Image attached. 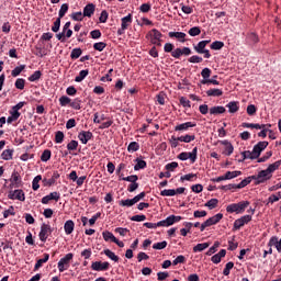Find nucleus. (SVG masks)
<instances>
[{
    "label": "nucleus",
    "instance_id": "51",
    "mask_svg": "<svg viewBox=\"0 0 281 281\" xmlns=\"http://www.w3.org/2000/svg\"><path fill=\"white\" fill-rule=\"evenodd\" d=\"M60 106H67V104H71V99L67 95H63L59 98Z\"/></svg>",
    "mask_w": 281,
    "mask_h": 281
},
{
    "label": "nucleus",
    "instance_id": "28",
    "mask_svg": "<svg viewBox=\"0 0 281 281\" xmlns=\"http://www.w3.org/2000/svg\"><path fill=\"white\" fill-rule=\"evenodd\" d=\"M103 236V240H105V243H109V240H111V243H114L117 238L115 237V235H113V233L105 231L102 233Z\"/></svg>",
    "mask_w": 281,
    "mask_h": 281
},
{
    "label": "nucleus",
    "instance_id": "18",
    "mask_svg": "<svg viewBox=\"0 0 281 281\" xmlns=\"http://www.w3.org/2000/svg\"><path fill=\"white\" fill-rule=\"evenodd\" d=\"M268 245L270 247H276L277 251H281V239L279 240L278 237L273 236L270 238Z\"/></svg>",
    "mask_w": 281,
    "mask_h": 281
},
{
    "label": "nucleus",
    "instance_id": "25",
    "mask_svg": "<svg viewBox=\"0 0 281 281\" xmlns=\"http://www.w3.org/2000/svg\"><path fill=\"white\" fill-rule=\"evenodd\" d=\"M226 109H228L229 113H238V101H231L228 104H226Z\"/></svg>",
    "mask_w": 281,
    "mask_h": 281
},
{
    "label": "nucleus",
    "instance_id": "57",
    "mask_svg": "<svg viewBox=\"0 0 281 281\" xmlns=\"http://www.w3.org/2000/svg\"><path fill=\"white\" fill-rule=\"evenodd\" d=\"M199 34H201V27L199 26H193L189 30L190 36H199Z\"/></svg>",
    "mask_w": 281,
    "mask_h": 281
},
{
    "label": "nucleus",
    "instance_id": "47",
    "mask_svg": "<svg viewBox=\"0 0 281 281\" xmlns=\"http://www.w3.org/2000/svg\"><path fill=\"white\" fill-rule=\"evenodd\" d=\"M41 76H43L41 70H36L33 75L29 77V80L30 82H36V80H41Z\"/></svg>",
    "mask_w": 281,
    "mask_h": 281
},
{
    "label": "nucleus",
    "instance_id": "55",
    "mask_svg": "<svg viewBox=\"0 0 281 281\" xmlns=\"http://www.w3.org/2000/svg\"><path fill=\"white\" fill-rule=\"evenodd\" d=\"M273 155L272 151H267L265 156H262L261 158H259L257 160L258 164H265V161H268L269 159H271V156Z\"/></svg>",
    "mask_w": 281,
    "mask_h": 281
},
{
    "label": "nucleus",
    "instance_id": "23",
    "mask_svg": "<svg viewBox=\"0 0 281 281\" xmlns=\"http://www.w3.org/2000/svg\"><path fill=\"white\" fill-rule=\"evenodd\" d=\"M210 114L211 115H222V113H225V106L223 105H217V106H213L210 110Z\"/></svg>",
    "mask_w": 281,
    "mask_h": 281
},
{
    "label": "nucleus",
    "instance_id": "43",
    "mask_svg": "<svg viewBox=\"0 0 281 281\" xmlns=\"http://www.w3.org/2000/svg\"><path fill=\"white\" fill-rule=\"evenodd\" d=\"M52 159V150L45 149L41 156V161H49Z\"/></svg>",
    "mask_w": 281,
    "mask_h": 281
},
{
    "label": "nucleus",
    "instance_id": "13",
    "mask_svg": "<svg viewBox=\"0 0 281 281\" xmlns=\"http://www.w3.org/2000/svg\"><path fill=\"white\" fill-rule=\"evenodd\" d=\"M49 201H60V193L55 191V192L49 193L48 195H45L42 199L43 205H47V203H49Z\"/></svg>",
    "mask_w": 281,
    "mask_h": 281
},
{
    "label": "nucleus",
    "instance_id": "59",
    "mask_svg": "<svg viewBox=\"0 0 281 281\" xmlns=\"http://www.w3.org/2000/svg\"><path fill=\"white\" fill-rule=\"evenodd\" d=\"M183 262H186V257L180 255L172 261V265L177 267V265H183Z\"/></svg>",
    "mask_w": 281,
    "mask_h": 281
},
{
    "label": "nucleus",
    "instance_id": "4",
    "mask_svg": "<svg viewBox=\"0 0 281 281\" xmlns=\"http://www.w3.org/2000/svg\"><path fill=\"white\" fill-rule=\"evenodd\" d=\"M198 153H199V148L194 147L191 153L182 151L178 156V159H180L181 161H188V159H190L191 164H194L196 161Z\"/></svg>",
    "mask_w": 281,
    "mask_h": 281
},
{
    "label": "nucleus",
    "instance_id": "11",
    "mask_svg": "<svg viewBox=\"0 0 281 281\" xmlns=\"http://www.w3.org/2000/svg\"><path fill=\"white\" fill-rule=\"evenodd\" d=\"M111 265L109 263V261H94L91 265V270L92 271H109V267Z\"/></svg>",
    "mask_w": 281,
    "mask_h": 281
},
{
    "label": "nucleus",
    "instance_id": "7",
    "mask_svg": "<svg viewBox=\"0 0 281 281\" xmlns=\"http://www.w3.org/2000/svg\"><path fill=\"white\" fill-rule=\"evenodd\" d=\"M52 234V226L49 224H42L41 232H40V240L42 243H45L47 238H49V235Z\"/></svg>",
    "mask_w": 281,
    "mask_h": 281
},
{
    "label": "nucleus",
    "instance_id": "61",
    "mask_svg": "<svg viewBox=\"0 0 281 281\" xmlns=\"http://www.w3.org/2000/svg\"><path fill=\"white\" fill-rule=\"evenodd\" d=\"M180 104H182L184 106V109H190V106H192L190 104V100H188V98H186V97L180 98Z\"/></svg>",
    "mask_w": 281,
    "mask_h": 281
},
{
    "label": "nucleus",
    "instance_id": "56",
    "mask_svg": "<svg viewBox=\"0 0 281 281\" xmlns=\"http://www.w3.org/2000/svg\"><path fill=\"white\" fill-rule=\"evenodd\" d=\"M166 247H168V241H160V243H156L153 245V249H166Z\"/></svg>",
    "mask_w": 281,
    "mask_h": 281
},
{
    "label": "nucleus",
    "instance_id": "36",
    "mask_svg": "<svg viewBox=\"0 0 281 281\" xmlns=\"http://www.w3.org/2000/svg\"><path fill=\"white\" fill-rule=\"evenodd\" d=\"M179 142H184V144H190V142H194V139H196V136L194 135H184V136H180L178 137Z\"/></svg>",
    "mask_w": 281,
    "mask_h": 281
},
{
    "label": "nucleus",
    "instance_id": "24",
    "mask_svg": "<svg viewBox=\"0 0 281 281\" xmlns=\"http://www.w3.org/2000/svg\"><path fill=\"white\" fill-rule=\"evenodd\" d=\"M74 227H76V224L71 220H68L64 225V229L67 235L74 234Z\"/></svg>",
    "mask_w": 281,
    "mask_h": 281
},
{
    "label": "nucleus",
    "instance_id": "60",
    "mask_svg": "<svg viewBox=\"0 0 281 281\" xmlns=\"http://www.w3.org/2000/svg\"><path fill=\"white\" fill-rule=\"evenodd\" d=\"M201 76H202V78H204L203 80H209L207 78H210V76H212V70L210 68H204L201 71Z\"/></svg>",
    "mask_w": 281,
    "mask_h": 281
},
{
    "label": "nucleus",
    "instance_id": "12",
    "mask_svg": "<svg viewBox=\"0 0 281 281\" xmlns=\"http://www.w3.org/2000/svg\"><path fill=\"white\" fill-rule=\"evenodd\" d=\"M247 223H251V215H244L240 218L234 222V229H240V227H245Z\"/></svg>",
    "mask_w": 281,
    "mask_h": 281
},
{
    "label": "nucleus",
    "instance_id": "46",
    "mask_svg": "<svg viewBox=\"0 0 281 281\" xmlns=\"http://www.w3.org/2000/svg\"><path fill=\"white\" fill-rule=\"evenodd\" d=\"M177 191L175 189H165L160 192L161 196H175Z\"/></svg>",
    "mask_w": 281,
    "mask_h": 281
},
{
    "label": "nucleus",
    "instance_id": "32",
    "mask_svg": "<svg viewBox=\"0 0 281 281\" xmlns=\"http://www.w3.org/2000/svg\"><path fill=\"white\" fill-rule=\"evenodd\" d=\"M119 205H121L122 207H133V205H135V200L134 199L121 200L119 202Z\"/></svg>",
    "mask_w": 281,
    "mask_h": 281
},
{
    "label": "nucleus",
    "instance_id": "30",
    "mask_svg": "<svg viewBox=\"0 0 281 281\" xmlns=\"http://www.w3.org/2000/svg\"><path fill=\"white\" fill-rule=\"evenodd\" d=\"M47 260H49V254H44V258L38 259L35 263L34 271H38V268L43 267L44 262H47Z\"/></svg>",
    "mask_w": 281,
    "mask_h": 281
},
{
    "label": "nucleus",
    "instance_id": "3",
    "mask_svg": "<svg viewBox=\"0 0 281 281\" xmlns=\"http://www.w3.org/2000/svg\"><path fill=\"white\" fill-rule=\"evenodd\" d=\"M221 221H223V213H217L202 223L200 229L201 232H205V227H212V225H216V223H221Z\"/></svg>",
    "mask_w": 281,
    "mask_h": 281
},
{
    "label": "nucleus",
    "instance_id": "48",
    "mask_svg": "<svg viewBox=\"0 0 281 281\" xmlns=\"http://www.w3.org/2000/svg\"><path fill=\"white\" fill-rule=\"evenodd\" d=\"M64 139H65V133H63L60 131L56 132V134H55L56 144H63Z\"/></svg>",
    "mask_w": 281,
    "mask_h": 281
},
{
    "label": "nucleus",
    "instance_id": "45",
    "mask_svg": "<svg viewBox=\"0 0 281 281\" xmlns=\"http://www.w3.org/2000/svg\"><path fill=\"white\" fill-rule=\"evenodd\" d=\"M223 47H225V43L221 41H215L211 44V49H214V50L223 49Z\"/></svg>",
    "mask_w": 281,
    "mask_h": 281
},
{
    "label": "nucleus",
    "instance_id": "2",
    "mask_svg": "<svg viewBox=\"0 0 281 281\" xmlns=\"http://www.w3.org/2000/svg\"><path fill=\"white\" fill-rule=\"evenodd\" d=\"M161 32H159L157 29H153L148 32L146 35V38H149L151 45H157L158 47H161Z\"/></svg>",
    "mask_w": 281,
    "mask_h": 281
},
{
    "label": "nucleus",
    "instance_id": "5",
    "mask_svg": "<svg viewBox=\"0 0 281 281\" xmlns=\"http://www.w3.org/2000/svg\"><path fill=\"white\" fill-rule=\"evenodd\" d=\"M207 45H210V41H207V40L201 41L200 43H198L196 46H194V50L198 54H204V58H210L212 55L210 54L209 49H205V47H207Z\"/></svg>",
    "mask_w": 281,
    "mask_h": 281
},
{
    "label": "nucleus",
    "instance_id": "63",
    "mask_svg": "<svg viewBox=\"0 0 281 281\" xmlns=\"http://www.w3.org/2000/svg\"><path fill=\"white\" fill-rule=\"evenodd\" d=\"M68 150H77L78 149V142L77 140H71L67 145Z\"/></svg>",
    "mask_w": 281,
    "mask_h": 281
},
{
    "label": "nucleus",
    "instance_id": "31",
    "mask_svg": "<svg viewBox=\"0 0 281 281\" xmlns=\"http://www.w3.org/2000/svg\"><path fill=\"white\" fill-rule=\"evenodd\" d=\"M254 176L244 179L239 184H237V190H243V188H247V186H249Z\"/></svg>",
    "mask_w": 281,
    "mask_h": 281
},
{
    "label": "nucleus",
    "instance_id": "8",
    "mask_svg": "<svg viewBox=\"0 0 281 281\" xmlns=\"http://www.w3.org/2000/svg\"><path fill=\"white\" fill-rule=\"evenodd\" d=\"M71 260H74V254L69 252L58 261V269L60 273H63V271H66L67 268H65V265L69 266V262H71Z\"/></svg>",
    "mask_w": 281,
    "mask_h": 281
},
{
    "label": "nucleus",
    "instance_id": "37",
    "mask_svg": "<svg viewBox=\"0 0 281 281\" xmlns=\"http://www.w3.org/2000/svg\"><path fill=\"white\" fill-rule=\"evenodd\" d=\"M103 252L108 256V258H110V260H113L114 262L120 261V257H117V255H115V252L111 251L110 249H105Z\"/></svg>",
    "mask_w": 281,
    "mask_h": 281
},
{
    "label": "nucleus",
    "instance_id": "40",
    "mask_svg": "<svg viewBox=\"0 0 281 281\" xmlns=\"http://www.w3.org/2000/svg\"><path fill=\"white\" fill-rule=\"evenodd\" d=\"M81 104L82 101L80 99H75L72 102L70 101V106L75 109V111H80L82 109Z\"/></svg>",
    "mask_w": 281,
    "mask_h": 281
},
{
    "label": "nucleus",
    "instance_id": "14",
    "mask_svg": "<svg viewBox=\"0 0 281 281\" xmlns=\"http://www.w3.org/2000/svg\"><path fill=\"white\" fill-rule=\"evenodd\" d=\"M9 199H11L12 201H25V193L23 192V190L11 191L9 193Z\"/></svg>",
    "mask_w": 281,
    "mask_h": 281
},
{
    "label": "nucleus",
    "instance_id": "39",
    "mask_svg": "<svg viewBox=\"0 0 281 281\" xmlns=\"http://www.w3.org/2000/svg\"><path fill=\"white\" fill-rule=\"evenodd\" d=\"M81 56H82V49H81V48H74V49L71 50L70 58H71L72 60H76V59H78V58L81 57Z\"/></svg>",
    "mask_w": 281,
    "mask_h": 281
},
{
    "label": "nucleus",
    "instance_id": "52",
    "mask_svg": "<svg viewBox=\"0 0 281 281\" xmlns=\"http://www.w3.org/2000/svg\"><path fill=\"white\" fill-rule=\"evenodd\" d=\"M15 89H20L21 91H23V89H25V79L23 78L16 79Z\"/></svg>",
    "mask_w": 281,
    "mask_h": 281
},
{
    "label": "nucleus",
    "instance_id": "38",
    "mask_svg": "<svg viewBox=\"0 0 281 281\" xmlns=\"http://www.w3.org/2000/svg\"><path fill=\"white\" fill-rule=\"evenodd\" d=\"M207 247H210L209 243L198 244L196 246L193 247V251L194 254H196L198 251H205Z\"/></svg>",
    "mask_w": 281,
    "mask_h": 281
},
{
    "label": "nucleus",
    "instance_id": "17",
    "mask_svg": "<svg viewBox=\"0 0 281 281\" xmlns=\"http://www.w3.org/2000/svg\"><path fill=\"white\" fill-rule=\"evenodd\" d=\"M170 38H177L180 43H186V33L183 32H169Z\"/></svg>",
    "mask_w": 281,
    "mask_h": 281
},
{
    "label": "nucleus",
    "instance_id": "29",
    "mask_svg": "<svg viewBox=\"0 0 281 281\" xmlns=\"http://www.w3.org/2000/svg\"><path fill=\"white\" fill-rule=\"evenodd\" d=\"M204 207H209V210H215L218 207V199H211L205 204Z\"/></svg>",
    "mask_w": 281,
    "mask_h": 281
},
{
    "label": "nucleus",
    "instance_id": "27",
    "mask_svg": "<svg viewBox=\"0 0 281 281\" xmlns=\"http://www.w3.org/2000/svg\"><path fill=\"white\" fill-rule=\"evenodd\" d=\"M14 155V149H4L1 154V157L4 161H10Z\"/></svg>",
    "mask_w": 281,
    "mask_h": 281
},
{
    "label": "nucleus",
    "instance_id": "49",
    "mask_svg": "<svg viewBox=\"0 0 281 281\" xmlns=\"http://www.w3.org/2000/svg\"><path fill=\"white\" fill-rule=\"evenodd\" d=\"M221 247L220 241H215L214 245L207 250L206 256H212L213 254H216V249Z\"/></svg>",
    "mask_w": 281,
    "mask_h": 281
},
{
    "label": "nucleus",
    "instance_id": "64",
    "mask_svg": "<svg viewBox=\"0 0 281 281\" xmlns=\"http://www.w3.org/2000/svg\"><path fill=\"white\" fill-rule=\"evenodd\" d=\"M60 19L61 18H57L56 21L54 22V25L52 26L53 32H58V30H60Z\"/></svg>",
    "mask_w": 281,
    "mask_h": 281
},
{
    "label": "nucleus",
    "instance_id": "58",
    "mask_svg": "<svg viewBox=\"0 0 281 281\" xmlns=\"http://www.w3.org/2000/svg\"><path fill=\"white\" fill-rule=\"evenodd\" d=\"M232 269H234V262L229 261L224 268L223 276H229V271H232Z\"/></svg>",
    "mask_w": 281,
    "mask_h": 281
},
{
    "label": "nucleus",
    "instance_id": "35",
    "mask_svg": "<svg viewBox=\"0 0 281 281\" xmlns=\"http://www.w3.org/2000/svg\"><path fill=\"white\" fill-rule=\"evenodd\" d=\"M89 76V70H81L79 75L75 78V82H82Z\"/></svg>",
    "mask_w": 281,
    "mask_h": 281
},
{
    "label": "nucleus",
    "instance_id": "16",
    "mask_svg": "<svg viewBox=\"0 0 281 281\" xmlns=\"http://www.w3.org/2000/svg\"><path fill=\"white\" fill-rule=\"evenodd\" d=\"M225 256H227V250L222 249L218 251V254L214 255L211 260L212 262H214V265H218V262H221V258H225Z\"/></svg>",
    "mask_w": 281,
    "mask_h": 281
},
{
    "label": "nucleus",
    "instance_id": "62",
    "mask_svg": "<svg viewBox=\"0 0 281 281\" xmlns=\"http://www.w3.org/2000/svg\"><path fill=\"white\" fill-rule=\"evenodd\" d=\"M246 111H247V114L251 116L256 113V111H258V109L256 108V105L250 104L247 106Z\"/></svg>",
    "mask_w": 281,
    "mask_h": 281
},
{
    "label": "nucleus",
    "instance_id": "19",
    "mask_svg": "<svg viewBox=\"0 0 281 281\" xmlns=\"http://www.w3.org/2000/svg\"><path fill=\"white\" fill-rule=\"evenodd\" d=\"M10 181L12 186H14V188H19V186H21V176L19 175V172L14 171L11 176Z\"/></svg>",
    "mask_w": 281,
    "mask_h": 281
},
{
    "label": "nucleus",
    "instance_id": "33",
    "mask_svg": "<svg viewBox=\"0 0 281 281\" xmlns=\"http://www.w3.org/2000/svg\"><path fill=\"white\" fill-rule=\"evenodd\" d=\"M241 157H243V159L239 160V161H245V159H251V160L257 159L254 151H249V150L243 151Z\"/></svg>",
    "mask_w": 281,
    "mask_h": 281
},
{
    "label": "nucleus",
    "instance_id": "20",
    "mask_svg": "<svg viewBox=\"0 0 281 281\" xmlns=\"http://www.w3.org/2000/svg\"><path fill=\"white\" fill-rule=\"evenodd\" d=\"M93 12H95V4L93 3H89L83 9V16H89L91 18V15L93 14Z\"/></svg>",
    "mask_w": 281,
    "mask_h": 281
},
{
    "label": "nucleus",
    "instance_id": "6",
    "mask_svg": "<svg viewBox=\"0 0 281 281\" xmlns=\"http://www.w3.org/2000/svg\"><path fill=\"white\" fill-rule=\"evenodd\" d=\"M273 177L267 169L261 170L257 176H252L254 181L256 184L265 183V181H269Z\"/></svg>",
    "mask_w": 281,
    "mask_h": 281
},
{
    "label": "nucleus",
    "instance_id": "50",
    "mask_svg": "<svg viewBox=\"0 0 281 281\" xmlns=\"http://www.w3.org/2000/svg\"><path fill=\"white\" fill-rule=\"evenodd\" d=\"M137 164L134 166V170H144L146 168V161L142 159H136Z\"/></svg>",
    "mask_w": 281,
    "mask_h": 281
},
{
    "label": "nucleus",
    "instance_id": "15",
    "mask_svg": "<svg viewBox=\"0 0 281 281\" xmlns=\"http://www.w3.org/2000/svg\"><path fill=\"white\" fill-rule=\"evenodd\" d=\"M78 137L81 140V144H88L89 139L93 137V133L82 131L79 133Z\"/></svg>",
    "mask_w": 281,
    "mask_h": 281
},
{
    "label": "nucleus",
    "instance_id": "54",
    "mask_svg": "<svg viewBox=\"0 0 281 281\" xmlns=\"http://www.w3.org/2000/svg\"><path fill=\"white\" fill-rule=\"evenodd\" d=\"M68 10H69V4H67V3L61 4L60 10H59V19H63V16H65V14H67Z\"/></svg>",
    "mask_w": 281,
    "mask_h": 281
},
{
    "label": "nucleus",
    "instance_id": "9",
    "mask_svg": "<svg viewBox=\"0 0 281 281\" xmlns=\"http://www.w3.org/2000/svg\"><path fill=\"white\" fill-rule=\"evenodd\" d=\"M220 144L224 146V149L222 151V155H225L226 157H229L234 154V145L227 139L220 140Z\"/></svg>",
    "mask_w": 281,
    "mask_h": 281
},
{
    "label": "nucleus",
    "instance_id": "26",
    "mask_svg": "<svg viewBox=\"0 0 281 281\" xmlns=\"http://www.w3.org/2000/svg\"><path fill=\"white\" fill-rule=\"evenodd\" d=\"M206 95H209V98H221V95H223V90L210 89L206 91Z\"/></svg>",
    "mask_w": 281,
    "mask_h": 281
},
{
    "label": "nucleus",
    "instance_id": "1",
    "mask_svg": "<svg viewBox=\"0 0 281 281\" xmlns=\"http://www.w3.org/2000/svg\"><path fill=\"white\" fill-rule=\"evenodd\" d=\"M247 207H249V201H241V202L233 203L226 206V212L228 214H234V212L236 214H243V212H245Z\"/></svg>",
    "mask_w": 281,
    "mask_h": 281
},
{
    "label": "nucleus",
    "instance_id": "21",
    "mask_svg": "<svg viewBox=\"0 0 281 281\" xmlns=\"http://www.w3.org/2000/svg\"><path fill=\"white\" fill-rule=\"evenodd\" d=\"M121 22H122L121 27H123V30H128V25L133 23V15L128 14L122 18Z\"/></svg>",
    "mask_w": 281,
    "mask_h": 281
},
{
    "label": "nucleus",
    "instance_id": "44",
    "mask_svg": "<svg viewBox=\"0 0 281 281\" xmlns=\"http://www.w3.org/2000/svg\"><path fill=\"white\" fill-rule=\"evenodd\" d=\"M105 48H106V43L104 42H98L93 44V49H95L97 52H104Z\"/></svg>",
    "mask_w": 281,
    "mask_h": 281
},
{
    "label": "nucleus",
    "instance_id": "42",
    "mask_svg": "<svg viewBox=\"0 0 281 281\" xmlns=\"http://www.w3.org/2000/svg\"><path fill=\"white\" fill-rule=\"evenodd\" d=\"M127 150L128 153H137V150H139V143L137 142L130 143Z\"/></svg>",
    "mask_w": 281,
    "mask_h": 281
},
{
    "label": "nucleus",
    "instance_id": "41",
    "mask_svg": "<svg viewBox=\"0 0 281 281\" xmlns=\"http://www.w3.org/2000/svg\"><path fill=\"white\" fill-rule=\"evenodd\" d=\"M25 69V65H21L15 67L12 71H11V76L13 78H16V76H21V72Z\"/></svg>",
    "mask_w": 281,
    "mask_h": 281
},
{
    "label": "nucleus",
    "instance_id": "34",
    "mask_svg": "<svg viewBox=\"0 0 281 281\" xmlns=\"http://www.w3.org/2000/svg\"><path fill=\"white\" fill-rule=\"evenodd\" d=\"M240 175H243L241 171H227V172L224 175V177H225V179H226V181H227V180H229V179H236V177H240Z\"/></svg>",
    "mask_w": 281,
    "mask_h": 281
},
{
    "label": "nucleus",
    "instance_id": "22",
    "mask_svg": "<svg viewBox=\"0 0 281 281\" xmlns=\"http://www.w3.org/2000/svg\"><path fill=\"white\" fill-rule=\"evenodd\" d=\"M194 126H196V124H194L192 122H187V123H182L180 125H177L175 127V131H188V128H194Z\"/></svg>",
    "mask_w": 281,
    "mask_h": 281
},
{
    "label": "nucleus",
    "instance_id": "53",
    "mask_svg": "<svg viewBox=\"0 0 281 281\" xmlns=\"http://www.w3.org/2000/svg\"><path fill=\"white\" fill-rule=\"evenodd\" d=\"M122 181H128L130 183H137V180L139 179V177H137V175H133V176H128L125 178H120Z\"/></svg>",
    "mask_w": 281,
    "mask_h": 281
},
{
    "label": "nucleus",
    "instance_id": "10",
    "mask_svg": "<svg viewBox=\"0 0 281 281\" xmlns=\"http://www.w3.org/2000/svg\"><path fill=\"white\" fill-rule=\"evenodd\" d=\"M267 146H269V142H266V140L259 142L257 145L254 146L252 153L256 159H258L260 155H262V150H265Z\"/></svg>",
    "mask_w": 281,
    "mask_h": 281
}]
</instances>
